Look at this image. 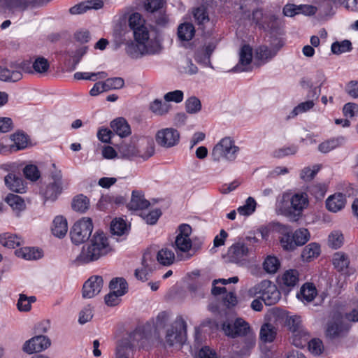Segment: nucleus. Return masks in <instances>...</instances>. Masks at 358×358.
<instances>
[{
	"label": "nucleus",
	"instance_id": "34",
	"mask_svg": "<svg viewBox=\"0 0 358 358\" xmlns=\"http://www.w3.org/2000/svg\"><path fill=\"white\" fill-rule=\"evenodd\" d=\"M68 231L66 220L62 216H57L53 220L52 232L54 236L62 238L64 237Z\"/></svg>",
	"mask_w": 358,
	"mask_h": 358
},
{
	"label": "nucleus",
	"instance_id": "6",
	"mask_svg": "<svg viewBox=\"0 0 358 358\" xmlns=\"http://www.w3.org/2000/svg\"><path fill=\"white\" fill-rule=\"evenodd\" d=\"M192 228L189 224H182L179 227V234L175 241V249L180 260L189 259L192 255L188 253L192 248V241L189 235Z\"/></svg>",
	"mask_w": 358,
	"mask_h": 358
},
{
	"label": "nucleus",
	"instance_id": "39",
	"mask_svg": "<svg viewBox=\"0 0 358 358\" xmlns=\"http://www.w3.org/2000/svg\"><path fill=\"white\" fill-rule=\"evenodd\" d=\"M5 201L12 208V209L17 212V215L20 212L26 208V204L24 199L16 194H8L5 198Z\"/></svg>",
	"mask_w": 358,
	"mask_h": 358
},
{
	"label": "nucleus",
	"instance_id": "42",
	"mask_svg": "<svg viewBox=\"0 0 358 358\" xmlns=\"http://www.w3.org/2000/svg\"><path fill=\"white\" fill-rule=\"evenodd\" d=\"M10 139L13 141V144L10 145V152H16L24 149L27 145V138L23 134L17 132L10 136Z\"/></svg>",
	"mask_w": 358,
	"mask_h": 358
},
{
	"label": "nucleus",
	"instance_id": "4",
	"mask_svg": "<svg viewBox=\"0 0 358 358\" xmlns=\"http://www.w3.org/2000/svg\"><path fill=\"white\" fill-rule=\"evenodd\" d=\"M187 324L182 316L176 320L165 330L164 343L170 347L182 345L186 341Z\"/></svg>",
	"mask_w": 358,
	"mask_h": 358
},
{
	"label": "nucleus",
	"instance_id": "64",
	"mask_svg": "<svg viewBox=\"0 0 358 358\" xmlns=\"http://www.w3.org/2000/svg\"><path fill=\"white\" fill-rule=\"evenodd\" d=\"M25 177L32 181H36L40 177L38 168L34 165H27L23 170Z\"/></svg>",
	"mask_w": 358,
	"mask_h": 358
},
{
	"label": "nucleus",
	"instance_id": "36",
	"mask_svg": "<svg viewBox=\"0 0 358 358\" xmlns=\"http://www.w3.org/2000/svg\"><path fill=\"white\" fill-rule=\"evenodd\" d=\"M22 240L15 234L8 232L0 234V243L8 248H15L21 245Z\"/></svg>",
	"mask_w": 358,
	"mask_h": 358
},
{
	"label": "nucleus",
	"instance_id": "54",
	"mask_svg": "<svg viewBox=\"0 0 358 358\" xmlns=\"http://www.w3.org/2000/svg\"><path fill=\"white\" fill-rule=\"evenodd\" d=\"M315 106L313 100H308L299 103L291 112L288 118L294 117L296 115L310 110Z\"/></svg>",
	"mask_w": 358,
	"mask_h": 358
},
{
	"label": "nucleus",
	"instance_id": "11",
	"mask_svg": "<svg viewBox=\"0 0 358 358\" xmlns=\"http://www.w3.org/2000/svg\"><path fill=\"white\" fill-rule=\"evenodd\" d=\"M129 25L133 30L136 40L149 39L150 31L145 24V20L138 13H132L129 18Z\"/></svg>",
	"mask_w": 358,
	"mask_h": 358
},
{
	"label": "nucleus",
	"instance_id": "46",
	"mask_svg": "<svg viewBox=\"0 0 358 358\" xmlns=\"http://www.w3.org/2000/svg\"><path fill=\"white\" fill-rule=\"evenodd\" d=\"M157 262L164 266L172 264L175 260V254L168 248H162L159 250L156 256Z\"/></svg>",
	"mask_w": 358,
	"mask_h": 358
},
{
	"label": "nucleus",
	"instance_id": "20",
	"mask_svg": "<svg viewBox=\"0 0 358 358\" xmlns=\"http://www.w3.org/2000/svg\"><path fill=\"white\" fill-rule=\"evenodd\" d=\"M217 45V41L212 39L205 43L203 48L199 49L195 54V59L197 62L203 64L206 66L210 65V56L215 50Z\"/></svg>",
	"mask_w": 358,
	"mask_h": 358
},
{
	"label": "nucleus",
	"instance_id": "14",
	"mask_svg": "<svg viewBox=\"0 0 358 358\" xmlns=\"http://www.w3.org/2000/svg\"><path fill=\"white\" fill-rule=\"evenodd\" d=\"M217 3L215 0H202L199 6L194 9L193 15L199 25L205 24L209 22V14L212 13Z\"/></svg>",
	"mask_w": 358,
	"mask_h": 358
},
{
	"label": "nucleus",
	"instance_id": "21",
	"mask_svg": "<svg viewBox=\"0 0 358 358\" xmlns=\"http://www.w3.org/2000/svg\"><path fill=\"white\" fill-rule=\"evenodd\" d=\"M239 55V62L234 66L232 71L234 72L248 71V66L250 64L252 58V48L249 45H245L241 49Z\"/></svg>",
	"mask_w": 358,
	"mask_h": 358
},
{
	"label": "nucleus",
	"instance_id": "18",
	"mask_svg": "<svg viewBox=\"0 0 358 358\" xmlns=\"http://www.w3.org/2000/svg\"><path fill=\"white\" fill-rule=\"evenodd\" d=\"M103 280L101 276L90 277L83 285V296L91 299L97 295L103 287Z\"/></svg>",
	"mask_w": 358,
	"mask_h": 358
},
{
	"label": "nucleus",
	"instance_id": "47",
	"mask_svg": "<svg viewBox=\"0 0 358 358\" xmlns=\"http://www.w3.org/2000/svg\"><path fill=\"white\" fill-rule=\"evenodd\" d=\"M332 261L334 267L338 271H343L348 268L350 264V259L348 256L342 252H336L334 255Z\"/></svg>",
	"mask_w": 358,
	"mask_h": 358
},
{
	"label": "nucleus",
	"instance_id": "51",
	"mask_svg": "<svg viewBox=\"0 0 358 358\" xmlns=\"http://www.w3.org/2000/svg\"><path fill=\"white\" fill-rule=\"evenodd\" d=\"M313 10V6H296L294 4H287L283 8V14L285 16L293 17L296 14L305 12L304 9Z\"/></svg>",
	"mask_w": 358,
	"mask_h": 358
},
{
	"label": "nucleus",
	"instance_id": "31",
	"mask_svg": "<svg viewBox=\"0 0 358 358\" xmlns=\"http://www.w3.org/2000/svg\"><path fill=\"white\" fill-rule=\"evenodd\" d=\"M344 327L340 318H336L334 321L329 322L326 329V336L330 339L339 337L343 331Z\"/></svg>",
	"mask_w": 358,
	"mask_h": 358
},
{
	"label": "nucleus",
	"instance_id": "53",
	"mask_svg": "<svg viewBox=\"0 0 358 358\" xmlns=\"http://www.w3.org/2000/svg\"><path fill=\"white\" fill-rule=\"evenodd\" d=\"M280 265L279 260L274 256H268L263 263L264 269L268 273H276Z\"/></svg>",
	"mask_w": 358,
	"mask_h": 358
},
{
	"label": "nucleus",
	"instance_id": "61",
	"mask_svg": "<svg viewBox=\"0 0 358 358\" xmlns=\"http://www.w3.org/2000/svg\"><path fill=\"white\" fill-rule=\"evenodd\" d=\"M320 169V167L319 165H314L312 168L305 167L301 170L300 177L306 182L310 181L315 178Z\"/></svg>",
	"mask_w": 358,
	"mask_h": 358
},
{
	"label": "nucleus",
	"instance_id": "10",
	"mask_svg": "<svg viewBox=\"0 0 358 358\" xmlns=\"http://www.w3.org/2000/svg\"><path fill=\"white\" fill-rule=\"evenodd\" d=\"M157 143L164 148H170L178 145L180 134L173 128H165L159 130L155 135Z\"/></svg>",
	"mask_w": 358,
	"mask_h": 358
},
{
	"label": "nucleus",
	"instance_id": "2",
	"mask_svg": "<svg viewBox=\"0 0 358 358\" xmlns=\"http://www.w3.org/2000/svg\"><path fill=\"white\" fill-rule=\"evenodd\" d=\"M222 329L226 336L231 338L243 336L245 338V343L248 348L252 347L255 343V335L249 324L242 318H237L234 322H224Z\"/></svg>",
	"mask_w": 358,
	"mask_h": 358
},
{
	"label": "nucleus",
	"instance_id": "23",
	"mask_svg": "<svg viewBox=\"0 0 358 358\" xmlns=\"http://www.w3.org/2000/svg\"><path fill=\"white\" fill-rule=\"evenodd\" d=\"M292 208L296 213L294 217L300 216L301 212L308 205V199L306 193L301 192L294 194L290 199ZM297 218H294L296 221Z\"/></svg>",
	"mask_w": 358,
	"mask_h": 358
},
{
	"label": "nucleus",
	"instance_id": "32",
	"mask_svg": "<svg viewBox=\"0 0 358 358\" xmlns=\"http://www.w3.org/2000/svg\"><path fill=\"white\" fill-rule=\"evenodd\" d=\"M130 225L121 217L113 219L110 223V231L117 236H123L129 233Z\"/></svg>",
	"mask_w": 358,
	"mask_h": 358
},
{
	"label": "nucleus",
	"instance_id": "17",
	"mask_svg": "<svg viewBox=\"0 0 358 358\" xmlns=\"http://www.w3.org/2000/svg\"><path fill=\"white\" fill-rule=\"evenodd\" d=\"M250 250L244 243L233 244L228 250V257L231 262L243 264L249 256Z\"/></svg>",
	"mask_w": 358,
	"mask_h": 358
},
{
	"label": "nucleus",
	"instance_id": "55",
	"mask_svg": "<svg viewBox=\"0 0 358 358\" xmlns=\"http://www.w3.org/2000/svg\"><path fill=\"white\" fill-rule=\"evenodd\" d=\"M105 90H120L124 87V80L120 77L107 78L104 82Z\"/></svg>",
	"mask_w": 358,
	"mask_h": 358
},
{
	"label": "nucleus",
	"instance_id": "56",
	"mask_svg": "<svg viewBox=\"0 0 358 358\" xmlns=\"http://www.w3.org/2000/svg\"><path fill=\"white\" fill-rule=\"evenodd\" d=\"M185 109L187 113L194 114L199 112L201 109L200 100L196 96H191L185 101Z\"/></svg>",
	"mask_w": 358,
	"mask_h": 358
},
{
	"label": "nucleus",
	"instance_id": "3",
	"mask_svg": "<svg viewBox=\"0 0 358 358\" xmlns=\"http://www.w3.org/2000/svg\"><path fill=\"white\" fill-rule=\"evenodd\" d=\"M251 296H257L266 306L275 304L280 299V292L276 285L270 280H264L249 289Z\"/></svg>",
	"mask_w": 358,
	"mask_h": 358
},
{
	"label": "nucleus",
	"instance_id": "62",
	"mask_svg": "<svg viewBox=\"0 0 358 358\" xmlns=\"http://www.w3.org/2000/svg\"><path fill=\"white\" fill-rule=\"evenodd\" d=\"M166 2L164 0H146L145 3V9L154 13L155 12L159 11L164 8Z\"/></svg>",
	"mask_w": 358,
	"mask_h": 358
},
{
	"label": "nucleus",
	"instance_id": "59",
	"mask_svg": "<svg viewBox=\"0 0 358 358\" xmlns=\"http://www.w3.org/2000/svg\"><path fill=\"white\" fill-rule=\"evenodd\" d=\"M256 204V201L253 198L248 197L245 204L238 208L237 211L240 215H250L255 210Z\"/></svg>",
	"mask_w": 358,
	"mask_h": 358
},
{
	"label": "nucleus",
	"instance_id": "27",
	"mask_svg": "<svg viewBox=\"0 0 358 358\" xmlns=\"http://www.w3.org/2000/svg\"><path fill=\"white\" fill-rule=\"evenodd\" d=\"M317 296V289L312 283H306L297 293V298L303 303H310Z\"/></svg>",
	"mask_w": 358,
	"mask_h": 358
},
{
	"label": "nucleus",
	"instance_id": "29",
	"mask_svg": "<svg viewBox=\"0 0 358 358\" xmlns=\"http://www.w3.org/2000/svg\"><path fill=\"white\" fill-rule=\"evenodd\" d=\"M150 202L144 198L141 192L138 191H133L131 201L128 204L130 210H142L149 206Z\"/></svg>",
	"mask_w": 358,
	"mask_h": 358
},
{
	"label": "nucleus",
	"instance_id": "22",
	"mask_svg": "<svg viewBox=\"0 0 358 358\" xmlns=\"http://www.w3.org/2000/svg\"><path fill=\"white\" fill-rule=\"evenodd\" d=\"M148 336L144 329L143 327H138L122 340H128L130 347L134 349L136 347L144 348Z\"/></svg>",
	"mask_w": 358,
	"mask_h": 358
},
{
	"label": "nucleus",
	"instance_id": "58",
	"mask_svg": "<svg viewBox=\"0 0 358 358\" xmlns=\"http://www.w3.org/2000/svg\"><path fill=\"white\" fill-rule=\"evenodd\" d=\"M331 49L334 54L339 55L350 51L352 49V43L348 40H344L341 42H334L332 43Z\"/></svg>",
	"mask_w": 358,
	"mask_h": 358
},
{
	"label": "nucleus",
	"instance_id": "49",
	"mask_svg": "<svg viewBox=\"0 0 358 358\" xmlns=\"http://www.w3.org/2000/svg\"><path fill=\"white\" fill-rule=\"evenodd\" d=\"M308 333L305 329L292 334V343L297 348H303L309 341Z\"/></svg>",
	"mask_w": 358,
	"mask_h": 358
},
{
	"label": "nucleus",
	"instance_id": "25",
	"mask_svg": "<svg viewBox=\"0 0 358 358\" xmlns=\"http://www.w3.org/2000/svg\"><path fill=\"white\" fill-rule=\"evenodd\" d=\"M6 185L13 192L17 193L25 192L26 186L21 177L13 173H9L5 177Z\"/></svg>",
	"mask_w": 358,
	"mask_h": 358
},
{
	"label": "nucleus",
	"instance_id": "16",
	"mask_svg": "<svg viewBox=\"0 0 358 358\" xmlns=\"http://www.w3.org/2000/svg\"><path fill=\"white\" fill-rule=\"evenodd\" d=\"M50 344V340L47 336H36L24 343L23 350L28 354H32L47 349Z\"/></svg>",
	"mask_w": 358,
	"mask_h": 358
},
{
	"label": "nucleus",
	"instance_id": "24",
	"mask_svg": "<svg viewBox=\"0 0 358 358\" xmlns=\"http://www.w3.org/2000/svg\"><path fill=\"white\" fill-rule=\"evenodd\" d=\"M103 6V3L101 0L86 1L71 7L69 9V12L72 15H78L82 14L92 8L99 9L102 8Z\"/></svg>",
	"mask_w": 358,
	"mask_h": 358
},
{
	"label": "nucleus",
	"instance_id": "45",
	"mask_svg": "<svg viewBox=\"0 0 358 358\" xmlns=\"http://www.w3.org/2000/svg\"><path fill=\"white\" fill-rule=\"evenodd\" d=\"M71 206L77 212L85 213L90 208V200L86 196L79 194L73 198Z\"/></svg>",
	"mask_w": 358,
	"mask_h": 358
},
{
	"label": "nucleus",
	"instance_id": "12",
	"mask_svg": "<svg viewBox=\"0 0 358 358\" xmlns=\"http://www.w3.org/2000/svg\"><path fill=\"white\" fill-rule=\"evenodd\" d=\"M27 63L22 62L19 66H10V68L0 66V80L4 82H17L22 78V71L31 73V70L26 67Z\"/></svg>",
	"mask_w": 358,
	"mask_h": 358
},
{
	"label": "nucleus",
	"instance_id": "41",
	"mask_svg": "<svg viewBox=\"0 0 358 358\" xmlns=\"http://www.w3.org/2000/svg\"><path fill=\"white\" fill-rule=\"evenodd\" d=\"M344 142L343 137H337L328 139L318 145V150L322 153H328L330 151L340 147Z\"/></svg>",
	"mask_w": 358,
	"mask_h": 358
},
{
	"label": "nucleus",
	"instance_id": "9",
	"mask_svg": "<svg viewBox=\"0 0 358 358\" xmlns=\"http://www.w3.org/2000/svg\"><path fill=\"white\" fill-rule=\"evenodd\" d=\"M52 167L54 170L51 171V178L53 181L41 189V194L45 200L55 201L62 191V174L60 170L56 169L55 164H52Z\"/></svg>",
	"mask_w": 358,
	"mask_h": 358
},
{
	"label": "nucleus",
	"instance_id": "19",
	"mask_svg": "<svg viewBox=\"0 0 358 358\" xmlns=\"http://www.w3.org/2000/svg\"><path fill=\"white\" fill-rule=\"evenodd\" d=\"M283 46V43L280 39H275L272 43L271 47L268 48L266 45L259 46L256 50L257 57L260 60L267 61L272 59L278 52V51Z\"/></svg>",
	"mask_w": 358,
	"mask_h": 358
},
{
	"label": "nucleus",
	"instance_id": "35",
	"mask_svg": "<svg viewBox=\"0 0 358 358\" xmlns=\"http://www.w3.org/2000/svg\"><path fill=\"white\" fill-rule=\"evenodd\" d=\"M15 255L18 257L23 258L26 260H35L40 259L42 257V251L35 248H29L25 247L20 248V250H17L15 252Z\"/></svg>",
	"mask_w": 358,
	"mask_h": 358
},
{
	"label": "nucleus",
	"instance_id": "44",
	"mask_svg": "<svg viewBox=\"0 0 358 358\" xmlns=\"http://www.w3.org/2000/svg\"><path fill=\"white\" fill-rule=\"evenodd\" d=\"M320 248L317 243H311L307 245L301 252V258L303 261L310 262L319 256Z\"/></svg>",
	"mask_w": 358,
	"mask_h": 358
},
{
	"label": "nucleus",
	"instance_id": "40",
	"mask_svg": "<svg viewBox=\"0 0 358 358\" xmlns=\"http://www.w3.org/2000/svg\"><path fill=\"white\" fill-rule=\"evenodd\" d=\"M25 62L27 63L25 66L29 67L31 70L30 73H33L34 72L37 73H45L48 71L50 67L48 61L43 57H36L33 62L31 67L29 66L28 62Z\"/></svg>",
	"mask_w": 358,
	"mask_h": 358
},
{
	"label": "nucleus",
	"instance_id": "28",
	"mask_svg": "<svg viewBox=\"0 0 358 358\" xmlns=\"http://www.w3.org/2000/svg\"><path fill=\"white\" fill-rule=\"evenodd\" d=\"M282 236L280 242L283 249L286 250H293L296 248L292 230L288 226L282 225L280 228Z\"/></svg>",
	"mask_w": 358,
	"mask_h": 358
},
{
	"label": "nucleus",
	"instance_id": "37",
	"mask_svg": "<svg viewBox=\"0 0 358 358\" xmlns=\"http://www.w3.org/2000/svg\"><path fill=\"white\" fill-rule=\"evenodd\" d=\"M195 34V28L192 23L185 22L178 28V36L183 41H190Z\"/></svg>",
	"mask_w": 358,
	"mask_h": 358
},
{
	"label": "nucleus",
	"instance_id": "26",
	"mask_svg": "<svg viewBox=\"0 0 358 358\" xmlns=\"http://www.w3.org/2000/svg\"><path fill=\"white\" fill-rule=\"evenodd\" d=\"M110 127L117 135L124 138L131 134L130 126L123 117H119L113 120Z\"/></svg>",
	"mask_w": 358,
	"mask_h": 358
},
{
	"label": "nucleus",
	"instance_id": "48",
	"mask_svg": "<svg viewBox=\"0 0 358 358\" xmlns=\"http://www.w3.org/2000/svg\"><path fill=\"white\" fill-rule=\"evenodd\" d=\"M299 282V273L296 270H289L282 276V282L289 289L295 287Z\"/></svg>",
	"mask_w": 358,
	"mask_h": 358
},
{
	"label": "nucleus",
	"instance_id": "43",
	"mask_svg": "<svg viewBox=\"0 0 358 358\" xmlns=\"http://www.w3.org/2000/svg\"><path fill=\"white\" fill-rule=\"evenodd\" d=\"M133 351L128 340H120L116 346L115 358H131Z\"/></svg>",
	"mask_w": 358,
	"mask_h": 358
},
{
	"label": "nucleus",
	"instance_id": "57",
	"mask_svg": "<svg viewBox=\"0 0 358 358\" xmlns=\"http://www.w3.org/2000/svg\"><path fill=\"white\" fill-rule=\"evenodd\" d=\"M36 300V297L27 296L25 294H20V298L17 301V308L20 311H29L31 309V303L35 302Z\"/></svg>",
	"mask_w": 358,
	"mask_h": 358
},
{
	"label": "nucleus",
	"instance_id": "63",
	"mask_svg": "<svg viewBox=\"0 0 358 358\" xmlns=\"http://www.w3.org/2000/svg\"><path fill=\"white\" fill-rule=\"evenodd\" d=\"M343 242V234L338 231H333L329 236V244L331 247L334 248H340Z\"/></svg>",
	"mask_w": 358,
	"mask_h": 358
},
{
	"label": "nucleus",
	"instance_id": "1",
	"mask_svg": "<svg viewBox=\"0 0 358 358\" xmlns=\"http://www.w3.org/2000/svg\"><path fill=\"white\" fill-rule=\"evenodd\" d=\"M108 239L103 231H96L90 243L83 246L79 255L76 259L78 264H85L98 260L111 251Z\"/></svg>",
	"mask_w": 358,
	"mask_h": 358
},
{
	"label": "nucleus",
	"instance_id": "33",
	"mask_svg": "<svg viewBox=\"0 0 358 358\" xmlns=\"http://www.w3.org/2000/svg\"><path fill=\"white\" fill-rule=\"evenodd\" d=\"M120 281L122 282V289H115L117 287H115L113 283V290H111V292L105 296V302L109 306H115L119 304L120 301V296L125 294V289H124V282L123 280Z\"/></svg>",
	"mask_w": 358,
	"mask_h": 358
},
{
	"label": "nucleus",
	"instance_id": "13",
	"mask_svg": "<svg viewBox=\"0 0 358 358\" xmlns=\"http://www.w3.org/2000/svg\"><path fill=\"white\" fill-rule=\"evenodd\" d=\"M278 315L275 313L271 314L268 321L261 327L259 338L264 343L273 342L277 335Z\"/></svg>",
	"mask_w": 358,
	"mask_h": 358
},
{
	"label": "nucleus",
	"instance_id": "15",
	"mask_svg": "<svg viewBox=\"0 0 358 358\" xmlns=\"http://www.w3.org/2000/svg\"><path fill=\"white\" fill-rule=\"evenodd\" d=\"M120 152L124 157L128 159L141 157L143 159H148L154 155L155 148L152 145H148L145 148V151L143 152L136 148L134 145H124L120 147Z\"/></svg>",
	"mask_w": 358,
	"mask_h": 358
},
{
	"label": "nucleus",
	"instance_id": "60",
	"mask_svg": "<svg viewBox=\"0 0 358 358\" xmlns=\"http://www.w3.org/2000/svg\"><path fill=\"white\" fill-rule=\"evenodd\" d=\"M287 325L292 333L299 331L303 329L301 317L297 315L290 316L287 319Z\"/></svg>",
	"mask_w": 358,
	"mask_h": 358
},
{
	"label": "nucleus",
	"instance_id": "50",
	"mask_svg": "<svg viewBox=\"0 0 358 358\" xmlns=\"http://www.w3.org/2000/svg\"><path fill=\"white\" fill-rule=\"evenodd\" d=\"M266 19L267 21L266 22H264L261 28L262 29H264L265 31H274L278 30L280 27L281 21L275 15L269 13L268 14Z\"/></svg>",
	"mask_w": 358,
	"mask_h": 358
},
{
	"label": "nucleus",
	"instance_id": "38",
	"mask_svg": "<svg viewBox=\"0 0 358 358\" xmlns=\"http://www.w3.org/2000/svg\"><path fill=\"white\" fill-rule=\"evenodd\" d=\"M171 108V104L168 102L162 101L160 99H156L150 103V110L156 115L163 116L169 113Z\"/></svg>",
	"mask_w": 358,
	"mask_h": 358
},
{
	"label": "nucleus",
	"instance_id": "7",
	"mask_svg": "<svg viewBox=\"0 0 358 358\" xmlns=\"http://www.w3.org/2000/svg\"><path fill=\"white\" fill-rule=\"evenodd\" d=\"M238 151L239 148L235 145L234 141L229 137H225L215 145L211 155L215 162H219L222 158L234 161Z\"/></svg>",
	"mask_w": 358,
	"mask_h": 358
},
{
	"label": "nucleus",
	"instance_id": "52",
	"mask_svg": "<svg viewBox=\"0 0 358 358\" xmlns=\"http://www.w3.org/2000/svg\"><path fill=\"white\" fill-rule=\"evenodd\" d=\"M294 241L296 246L303 245L310 239V233L305 228H300L293 234Z\"/></svg>",
	"mask_w": 358,
	"mask_h": 358
},
{
	"label": "nucleus",
	"instance_id": "8",
	"mask_svg": "<svg viewBox=\"0 0 358 358\" xmlns=\"http://www.w3.org/2000/svg\"><path fill=\"white\" fill-rule=\"evenodd\" d=\"M93 230L92 220L90 217H83L77 221L70 231L72 242L79 245L89 239Z\"/></svg>",
	"mask_w": 358,
	"mask_h": 358
},
{
	"label": "nucleus",
	"instance_id": "5",
	"mask_svg": "<svg viewBox=\"0 0 358 358\" xmlns=\"http://www.w3.org/2000/svg\"><path fill=\"white\" fill-rule=\"evenodd\" d=\"M159 44L149 39H140L127 43L125 48L127 54L133 59H138L145 55H153L158 52Z\"/></svg>",
	"mask_w": 358,
	"mask_h": 358
},
{
	"label": "nucleus",
	"instance_id": "30",
	"mask_svg": "<svg viewBox=\"0 0 358 358\" xmlns=\"http://www.w3.org/2000/svg\"><path fill=\"white\" fill-rule=\"evenodd\" d=\"M345 195L339 193L329 196L326 201V206L329 210L336 213L345 206Z\"/></svg>",
	"mask_w": 358,
	"mask_h": 358
}]
</instances>
